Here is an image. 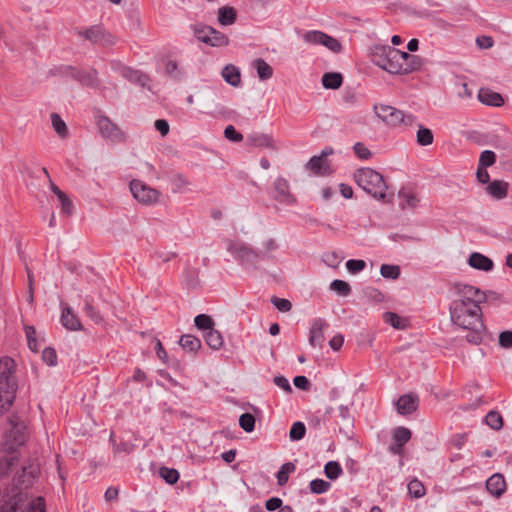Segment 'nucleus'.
<instances>
[{
  "mask_svg": "<svg viewBox=\"0 0 512 512\" xmlns=\"http://www.w3.org/2000/svg\"><path fill=\"white\" fill-rule=\"evenodd\" d=\"M452 289L453 299L449 306L451 321L462 329L470 330L467 341L478 345L485 332L480 304L486 300V294L477 287L463 283H454Z\"/></svg>",
  "mask_w": 512,
  "mask_h": 512,
  "instance_id": "f257e3e1",
  "label": "nucleus"
},
{
  "mask_svg": "<svg viewBox=\"0 0 512 512\" xmlns=\"http://www.w3.org/2000/svg\"><path fill=\"white\" fill-rule=\"evenodd\" d=\"M372 62L391 74H409L419 70L423 59L391 46H375Z\"/></svg>",
  "mask_w": 512,
  "mask_h": 512,
  "instance_id": "f03ea898",
  "label": "nucleus"
},
{
  "mask_svg": "<svg viewBox=\"0 0 512 512\" xmlns=\"http://www.w3.org/2000/svg\"><path fill=\"white\" fill-rule=\"evenodd\" d=\"M15 361L9 357L0 360V415L8 410L14 402L17 382L14 377Z\"/></svg>",
  "mask_w": 512,
  "mask_h": 512,
  "instance_id": "7ed1b4c3",
  "label": "nucleus"
},
{
  "mask_svg": "<svg viewBox=\"0 0 512 512\" xmlns=\"http://www.w3.org/2000/svg\"><path fill=\"white\" fill-rule=\"evenodd\" d=\"M373 112L377 119L391 128L400 126L412 127L417 121V117L415 115L405 113L404 111L387 104H374Z\"/></svg>",
  "mask_w": 512,
  "mask_h": 512,
  "instance_id": "20e7f679",
  "label": "nucleus"
},
{
  "mask_svg": "<svg viewBox=\"0 0 512 512\" xmlns=\"http://www.w3.org/2000/svg\"><path fill=\"white\" fill-rule=\"evenodd\" d=\"M354 180L359 187L374 198L384 200L386 198L387 185L383 176L372 168H361L354 173Z\"/></svg>",
  "mask_w": 512,
  "mask_h": 512,
  "instance_id": "39448f33",
  "label": "nucleus"
},
{
  "mask_svg": "<svg viewBox=\"0 0 512 512\" xmlns=\"http://www.w3.org/2000/svg\"><path fill=\"white\" fill-rule=\"evenodd\" d=\"M9 423L11 428L6 432L3 444L19 448L27 440L25 421L21 417L14 415L9 418Z\"/></svg>",
  "mask_w": 512,
  "mask_h": 512,
  "instance_id": "423d86ee",
  "label": "nucleus"
},
{
  "mask_svg": "<svg viewBox=\"0 0 512 512\" xmlns=\"http://www.w3.org/2000/svg\"><path fill=\"white\" fill-rule=\"evenodd\" d=\"M77 34L96 45L111 46L116 43V37L99 25L78 31Z\"/></svg>",
  "mask_w": 512,
  "mask_h": 512,
  "instance_id": "0eeeda50",
  "label": "nucleus"
},
{
  "mask_svg": "<svg viewBox=\"0 0 512 512\" xmlns=\"http://www.w3.org/2000/svg\"><path fill=\"white\" fill-rule=\"evenodd\" d=\"M97 127L102 137L111 142L121 143L126 140L125 133L106 116L98 117Z\"/></svg>",
  "mask_w": 512,
  "mask_h": 512,
  "instance_id": "6e6552de",
  "label": "nucleus"
},
{
  "mask_svg": "<svg viewBox=\"0 0 512 512\" xmlns=\"http://www.w3.org/2000/svg\"><path fill=\"white\" fill-rule=\"evenodd\" d=\"M303 38L307 43L323 45L334 53H339L342 50V45L336 38L322 31H308L304 34Z\"/></svg>",
  "mask_w": 512,
  "mask_h": 512,
  "instance_id": "1a4fd4ad",
  "label": "nucleus"
},
{
  "mask_svg": "<svg viewBox=\"0 0 512 512\" xmlns=\"http://www.w3.org/2000/svg\"><path fill=\"white\" fill-rule=\"evenodd\" d=\"M130 190L135 199L144 204H152L158 201L159 192L139 180H132Z\"/></svg>",
  "mask_w": 512,
  "mask_h": 512,
  "instance_id": "9d476101",
  "label": "nucleus"
},
{
  "mask_svg": "<svg viewBox=\"0 0 512 512\" xmlns=\"http://www.w3.org/2000/svg\"><path fill=\"white\" fill-rule=\"evenodd\" d=\"M18 448L3 444L0 449V475H7L19 461Z\"/></svg>",
  "mask_w": 512,
  "mask_h": 512,
  "instance_id": "9b49d317",
  "label": "nucleus"
},
{
  "mask_svg": "<svg viewBox=\"0 0 512 512\" xmlns=\"http://www.w3.org/2000/svg\"><path fill=\"white\" fill-rule=\"evenodd\" d=\"M228 249L232 254L244 262L256 263L260 258V254L258 252L242 243H232L229 245Z\"/></svg>",
  "mask_w": 512,
  "mask_h": 512,
  "instance_id": "f8f14e48",
  "label": "nucleus"
},
{
  "mask_svg": "<svg viewBox=\"0 0 512 512\" xmlns=\"http://www.w3.org/2000/svg\"><path fill=\"white\" fill-rule=\"evenodd\" d=\"M274 188L276 201L284 204H294L296 202L295 197L290 192L289 182L285 178L278 177L274 182Z\"/></svg>",
  "mask_w": 512,
  "mask_h": 512,
  "instance_id": "ddd939ff",
  "label": "nucleus"
},
{
  "mask_svg": "<svg viewBox=\"0 0 512 512\" xmlns=\"http://www.w3.org/2000/svg\"><path fill=\"white\" fill-rule=\"evenodd\" d=\"M411 431L406 427H398L393 432L394 443L389 447L393 454H400L403 446L410 440Z\"/></svg>",
  "mask_w": 512,
  "mask_h": 512,
  "instance_id": "4468645a",
  "label": "nucleus"
},
{
  "mask_svg": "<svg viewBox=\"0 0 512 512\" xmlns=\"http://www.w3.org/2000/svg\"><path fill=\"white\" fill-rule=\"evenodd\" d=\"M333 413H335L334 422L337 425H341V424H344L347 426L351 425L352 417L350 415V411L347 406L340 405L336 410L332 407H327L324 412V417L331 418Z\"/></svg>",
  "mask_w": 512,
  "mask_h": 512,
  "instance_id": "2eb2a0df",
  "label": "nucleus"
},
{
  "mask_svg": "<svg viewBox=\"0 0 512 512\" xmlns=\"http://www.w3.org/2000/svg\"><path fill=\"white\" fill-rule=\"evenodd\" d=\"M419 398L417 395L406 394L397 401V411L401 415H409L417 410Z\"/></svg>",
  "mask_w": 512,
  "mask_h": 512,
  "instance_id": "dca6fc26",
  "label": "nucleus"
},
{
  "mask_svg": "<svg viewBox=\"0 0 512 512\" xmlns=\"http://www.w3.org/2000/svg\"><path fill=\"white\" fill-rule=\"evenodd\" d=\"M327 326V323L322 320H316L311 328H310V336H309V344L313 347H322L325 336H324V328Z\"/></svg>",
  "mask_w": 512,
  "mask_h": 512,
  "instance_id": "f3484780",
  "label": "nucleus"
},
{
  "mask_svg": "<svg viewBox=\"0 0 512 512\" xmlns=\"http://www.w3.org/2000/svg\"><path fill=\"white\" fill-rule=\"evenodd\" d=\"M478 99L481 103L494 107H500L504 104L502 95L488 88H481L479 90Z\"/></svg>",
  "mask_w": 512,
  "mask_h": 512,
  "instance_id": "a211bd4d",
  "label": "nucleus"
},
{
  "mask_svg": "<svg viewBox=\"0 0 512 512\" xmlns=\"http://www.w3.org/2000/svg\"><path fill=\"white\" fill-rule=\"evenodd\" d=\"M486 488L491 495L500 497L506 490V482L503 475L499 473L492 475L486 481Z\"/></svg>",
  "mask_w": 512,
  "mask_h": 512,
  "instance_id": "6ab92c4d",
  "label": "nucleus"
},
{
  "mask_svg": "<svg viewBox=\"0 0 512 512\" xmlns=\"http://www.w3.org/2000/svg\"><path fill=\"white\" fill-rule=\"evenodd\" d=\"M71 77L87 87L98 86L96 71H81L71 68Z\"/></svg>",
  "mask_w": 512,
  "mask_h": 512,
  "instance_id": "aec40b11",
  "label": "nucleus"
},
{
  "mask_svg": "<svg viewBox=\"0 0 512 512\" xmlns=\"http://www.w3.org/2000/svg\"><path fill=\"white\" fill-rule=\"evenodd\" d=\"M398 197L400 199L399 205L401 209H414L419 203V198L411 189L402 188L398 192Z\"/></svg>",
  "mask_w": 512,
  "mask_h": 512,
  "instance_id": "412c9836",
  "label": "nucleus"
},
{
  "mask_svg": "<svg viewBox=\"0 0 512 512\" xmlns=\"http://www.w3.org/2000/svg\"><path fill=\"white\" fill-rule=\"evenodd\" d=\"M468 264L475 269L490 271L493 268V262L490 258L481 253L474 252L470 255Z\"/></svg>",
  "mask_w": 512,
  "mask_h": 512,
  "instance_id": "4be33fe9",
  "label": "nucleus"
},
{
  "mask_svg": "<svg viewBox=\"0 0 512 512\" xmlns=\"http://www.w3.org/2000/svg\"><path fill=\"white\" fill-rule=\"evenodd\" d=\"M307 169L316 175H325L328 173L329 165L323 157L313 156L306 164Z\"/></svg>",
  "mask_w": 512,
  "mask_h": 512,
  "instance_id": "5701e85b",
  "label": "nucleus"
},
{
  "mask_svg": "<svg viewBox=\"0 0 512 512\" xmlns=\"http://www.w3.org/2000/svg\"><path fill=\"white\" fill-rule=\"evenodd\" d=\"M61 322L63 326L69 330L77 331L81 329V323L77 316L72 313L69 307L62 310Z\"/></svg>",
  "mask_w": 512,
  "mask_h": 512,
  "instance_id": "b1692460",
  "label": "nucleus"
},
{
  "mask_svg": "<svg viewBox=\"0 0 512 512\" xmlns=\"http://www.w3.org/2000/svg\"><path fill=\"white\" fill-rule=\"evenodd\" d=\"M237 18V12L233 7L223 6L218 10V21L223 26L232 25Z\"/></svg>",
  "mask_w": 512,
  "mask_h": 512,
  "instance_id": "393cba45",
  "label": "nucleus"
},
{
  "mask_svg": "<svg viewBox=\"0 0 512 512\" xmlns=\"http://www.w3.org/2000/svg\"><path fill=\"white\" fill-rule=\"evenodd\" d=\"M488 193L496 199H503L508 193V183L494 180L487 187Z\"/></svg>",
  "mask_w": 512,
  "mask_h": 512,
  "instance_id": "a878e982",
  "label": "nucleus"
},
{
  "mask_svg": "<svg viewBox=\"0 0 512 512\" xmlns=\"http://www.w3.org/2000/svg\"><path fill=\"white\" fill-rule=\"evenodd\" d=\"M222 76L227 83L237 87L241 82V76L239 70L233 65H227L222 70Z\"/></svg>",
  "mask_w": 512,
  "mask_h": 512,
  "instance_id": "bb28decb",
  "label": "nucleus"
},
{
  "mask_svg": "<svg viewBox=\"0 0 512 512\" xmlns=\"http://www.w3.org/2000/svg\"><path fill=\"white\" fill-rule=\"evenodd\" d=\"M248 141L255 147H264L274 149V141L270 135L255 134L248 137Z\"/></svg>",
  "mask_w": 512,
  "mask_h": 512,
  "instance_id": "cd10ccee",
  "label": "nucleus"
},
{
  "mask_svg": "<svg viewBox=\"0 0 512 512\" xmlns=\"http://www.w3.org/2000/svg\"><path fill=\"white\" fill-rule=\"evenodd\" d=\"M343 83V77L340 73L329 72L322 77V84L327 89H338Z\"/></svg>",
  "mask_w": 512,
  "mask_h": 512,
  "instance_id": "c85d7f7f",
  "label": "nucleus"
},
{
  "mask_svg": "<svg viewBox=\"0 0 512 512\" xmlns=\"http://www.w3.org/2000/svg\"><path fill=\"white\" fill-rule=\"evenodd\" d=\"M207 31L210 35L209 38H207L208 45L213 47H222L228 45L229 39L224 33L217 31L214 28H211V30Z\"/></svg>",
  "mask_w": 512,
  "mask_h": 512,
  "instance_id": "c756f323",
  "label": "nucleus"
},
{
  "mask_svg": "<svg viewBox=\"0 0 512 512\" xmlns=\"http://www.w3.org/2000/svg\"><path fill=\"white\" fill-rule=\"evenodd\" d=\"M179 345L189 352H195L201 347V341L193 335H182Z\"/></svg>",
  "mask_w": 512,
  "mask_h": 512,
  "instance_id": "7c9ffc66",
  "label": "nucleus"
},
{
  "mask_svg": "<svg viewBox=\"0 0 512 512\" xmlns=\"http://www.w3.org/2000/svg\"><path fill=\"white\" fill-rule=\"evenodd\" d=\"M51 123L55 130V132L58 134V136L62 139L68 137V128L64 120L60 117L57 113L51 114Z\"/></svg>",
  "mask_w": 512,
  "mask_h": 512,
  "instance_id": "2f4dec72",
  "label": "nucleus"
},
{
  "mask_svg": "<svg viewBox=\"0 0 512 512\" xmlns=\"http://www.w3.org/2000/svg\"><path fill=\"white\" fill-rule=\"evenodd\" d=\"M295 469H296V466L292 462H287V463L283 464L276 475L277 484L279 486H284L288 482L289 474L293 473L295 471Z\"/></svg>",
  "mask_w": 512,
  "mask_h": 512,
  "instance_id": "473e14b6",
  "label": "nucleus"
},
{
  "mask_svg": "<svg viewBox=\"0 0 512 512\" xmlns=\"http://www.w3.org/2000/svg\"><path fill=\"white\" fill-rule=\"evenodd\" d=\"M254 66L257 69L258 77L261 80H267L272 77L273 69L272 67L265 62L263 59L258 58L254 61Z\"/></svg>",
  "mask_w": 512,
  "mask_h": 512,
  "instance_id": "72a5a7b5",
  "label": "nucleus"
},
{
  "mask_svg": "<svg viewBox=\"0 0 512 512\" xmlns=\"http://www.w3.org/2000/svg\"><path fill=\"white\" fill-rule=\"evenodd\" d=\"M416 139H417V143L420 146H428L433 143L434 136H433L432 131L429 128H426L419 124Z\"/></svg>",
  "mask_w": 512,
  "mask_h": 512,
  "instance_id": "f704fd0d",
  "label": "nucleus"
},
{
  "mask_svg": "<svg viewBox=\"0 0 512 512\" xmlns=\"http://www.w3.org/2000/svg\"><path fill=\"white\" fill-rule=\"evenodd\" d=\"M205 341L212 349H219L223 345L221 333L214 328L206 332Z\"/></svg>",
  "mask_w": 512,
  "mask_h": 512,
  "instance_id": "c9c22d12",
  "label": "nucleus"
},
{
  "mask_svg": "<svg viewBox=\"0 0 512 512\" xmlns=\"http://www.w3.org/2000/svg\"><path fill=\"white\" fill-rule=\"evenodd\" d=\"M485 423L493 430H499L503 426V418L498 411H490L484 419Z\"/></svg>",
  "mask_w": 512,
  "mask_h": 512,
  "instance_id": "e433bc0d",
  "label": "nucleus"
},
{
  "mask_svg": "<svg viewBox=\"0 0 512 512\" xmlns=\"http://www.w3.org/2000/svg\"><path fill=\"white\" fill-rule=\"evenodd\" d=\"M342 467L337 461H329L324 467L325 476L330 480L337 479L342 474Z\"/></svg>",
  "mask_w": 512,
  "mask_h": 512,
  "instance_id": "4c0bfd02",
  "label": "nucleus"
},
{
  "mask_svg": "<svg viewBox=\"0 0 512 512\" xmlns=\"http://www.w3.org/2000/svg\"><path fill=\"white\" fill-rule=\"evenodd\" d=\"M21 512H46L45 500L43 497H35Z\"/></svg>",
  "mask_w": 512,
  "mask_h": 512,
  "instance_id": "58836bf2",
  "label": "nucleus"
},
{
  "mask_svg": "<svg viewBox=\"0 0 512 512\" xmlns=\"http://www.w3.org/2000/svg\"><path fill=\"white\" fill-rule=\"evenodd\" d=\"M330 289L340 296H348L351 293L350 285L347 282L339 279L331 282Z\"/></svg>",
  "mask_w": 512,
  "mask_h": 512,
  "instance_id": "ea45409f",
  "label": "nucleus"
},
{
  "mask_svg": "<svg viewBox=\"0 0 512 512\" xmlns=\"http://www.w3.org/2000/svg\"><path fill=\"white\" fill-rule=\"evenodd\" d=\"M408 492L409 494L414 497V498H420L422 496L425 495V487L424 485L422 484V482H420L419 480L417 479H413L411 480L409 483H408Z\"/></svg>",
  "mask_w": 512,
  "mask_h": 512,
  "instance_id": "a19ab883",
  "label": "nucleus"
},
{
  "mask_svg": "<svg viewBox=\"0 0 512 512\" xmlns=\"http://www.w3.org/2000/svg\"><path fill=\"white\" fill-rule=\"evenodd\" d=\"M382 277L388 279H397L400 275V267L398 265L383 264L380 267Z\"/></svg>",
  "mask_w": 512,
  "mask_h": 512,
  "instance_id": "79ce46f5",
  "label": "nucleus"
},
{
  "mask_svg": "<svg viewBox=\"0 0 512 512\" xmlns=\"http://www.w3.org/2000/svg\"><path fill=\"white\" fill-rule=\"evenodd\" d=\"M496 162V154L492 150H484L481 152L479 157V167H490Z\"/></svg>",
  "mask_w": 512,
  "mask_h": 512,
  "instance_id": "37998d69",
  "label": "nucleus"
},
{
  "mask_svg": "<svg viewBox=\"0 0 512 512\" xmlns=\"http://www.w3.org/2000/svg\"><path fill=\"white\" fill-rule=\"evenodd\" d=\"M195 326L201 330H207L213 328L214 322L212 318L206 314H199L194 319Z\"/></svg>",
  "mask_w": 512,
  "mask_h": 512,
  "instance_id": "c03bdc74",
  "label": "nucleus"
},
{
  "mask_svg": "<svg viewBox=\"0 0 512 512\" xmlns=\"http://www.w3.org/2000/svg\"><path fill=\"white\" fill-rule=\"evenodd\" d=\"M306 433V427L302 422H295L289 432V437L292 441L301 440Z\"/></svg>",
  "mask_w": 512,
  "mask_h": 512,
  "instance_id": "a18cd8bd",
  "label": "nucleus"
},
{
  "mask_svg": "<svg viewBox=\"0 0 512 512\" xmlns=\"http://www.w3.org/2000/svg\"><path fill=\"white\" fill-rule=\"evenodd\" d=\"M240 427L246 432H252L255 428V417L250 413H244L239 418Z\"/></svg>",
  "mask_w": 512,
  "mask_h": 512,
  "instance_id": "49530a36",
  "label": "nucleus"
},
{
  "mask_svg": "<svg viewBox=\"0 0 512 512\" xmlns=\"http://www.w3.org/2000/svg\"><path fill=\"white\" fill-rule=\"evenodd\" d=\"M160 476L168 483L175 484L179 479V473L176 469L163 467L160 469Z\"/></svg>",
  "mask_w": 512,
  "mask_h": 512,
  "instance_id": "de8ad7c7",
  "label": "nucleus"
},
{
  "mask_svg": "<svg viewBox=\"0 0 512 512\" xmlns=\"http://www.w3.org/2000/svg\"><path fill=\"white\" fill-rule=\"evenodd\" d=\"M309 486H310L311 492H313L315 494H321V493L326 492L329 489L330 483L326 482L322 479H314L310 482Z\"/></svg>",
  "mask_w": 512,
  "mask_h": 512,
  "instance_id": "09e8293b",
  "label": "nucleus"
},
{
  "mask_svg": "<svg viewBox=\"0 0 512 512\" xmlns=\"http://www.w3.org/2000/svg\"><path fill=\"white\" fill-rule=\"evenodd\" d=\"M383 319L386 323H389L392 327L396 329H401L404 327V325L402 324L401 317L394 312H385L383 314Z\"/></svg>",
  "mask_w": 512,
  "mask_h": 512,
  "instance_id": "8fccbe9b",
  "label": "nucleus"
},
{
  "mask_svg": "<svg viewBox=\"0 0 512 512\" xmlns=\"http://www.w3.org/2000/svg\"><path fill=\"white\" fill-rule=\"evenodd\" d=\"M57 198L60 202L61 213L65 214L67 216H70L73 211L72 201L69 199V197L64 192L61 195H59Z\"/></svg>",
  "mask_w": 512,
  "mask_h": 512,
  "instance_id": "3c124183",
  "label": "nucleus"
},
{
  "mask_svg": "<svg viewBox=\"0 0 512 512\" xmlns=\"http://www.w3.org/2000/svg\"><path fill=\"white\" fill-rule=\"evenodd\" d=\"M84 311L86 313V315L96 324H99L103 321V317L101 316V314L99 313V311H97L91 303L89 302H86L85 303V307H84Z\"/></svg>",
  "mask_w": 512,
  "mask_h": 512,
  "instance_id": "603ef678",
  "label": "nucleus"
},
{
  "mask_svg": "<svg viewBox=\"0 0 512 512\" xmlns=\"http://www.w3.org/2000/svg\"><path fill=\"white\" fill-rule=\"evenodd\" d=\"M271 302L281 312H289L292 309V304L287 299L274 296L272 297Z\"/></svg>",
  "mask_w": 512,
  "mask_h": 512,
  "instance_id": "864d4df0",
  "label": "nucleus"
},
{
  "mask_svg": "<svg viewBox=\"0 0 512 512\" xmlns=\"http://www.w3.org/2000/svg\"><path fill=\"white\" fill-rule=\"evenodd\" d=\"M365 266L366 263L364 260L350 259L346 262V268L352 274H356L362 271L365 268Z\"/></svg>",
  "mask_w": 512,
  "mask_h": 512,
  "instance_id": "5fc2aeb1",
  "label": "nucleus"
},
{
  "mask_svg": "<svg viewBox=\"0 0 512 512\" xmlns=\"http://www.w3.org/2000/svg\"><path fill=\"white\" fill-rule=\"evenodd\" d=\"M224 136L232 142H240L243 140V135L236 131L233 125H228L224 130Z\"/></svg>",
  "mask_w": 512,
  "mask_h": 512,
  "instance_id": "6e6d98bb",
  "label": "nucleus"
},
{
  "mask_svg": "<svg viewBox=\"0 0 512 512\" xmlns=\"http://www.w3.org/2000/svg\"><path fill=\"white\" fill-rule=\"evenodd\" d=\"M353 150L358 158L367 160L371 157V151L361 142H357L353 146Z\"/></svg>",
  "mask_w": 512,
  "mask_h": 512,
  "instance_id": "4d7b16f0",
  "label": "nucleus"
},
{
  "mask_svg": "<svg viewBox=\"0 0 512 512\" xmlns=\"http://www.w3.org/2000/svg\"><path fill=\"white\" fill-rule=\"evenodd\" d=\"M25 332H26V337H27L29 348L32 351H37L38 350V345H37V341H36V338H35L36 331H35L34 327L27 326L25 328Z\"/></svg>",
  "mask_w": 512,
  "mask_h": 512,
  "instance_id": "13d9d810",
  "label": "nucleus"
},
{
  "mask_svg": "<svg viewBox=\"0 0 512 512\" xmlns=\"http://www.w3.org/2000/svg\"><path fill=\"white\" fill-rule=\"evenodd\" d=\"M42 359L45 363H47L50 366H53L56 364L57 361V355L53 348H45L42 352Z\"/></svg>",
  "mask_w": 512,
  "mask_h": 512,
  "instance_id": "bf43d9fd",
  "label": "nucleus"
},
{
  "mask_svg": "<svg viewBox=\"0 0 512 512\" xmlns=\"http://www.w3.org/2000/svg\"><path fill=\"white\" fill-rule=\"evenodd\" d=\"M212 27L210 26H203V27H195L194 28V33H195V36L196 38L203 42V43H206L208 44V39L209 38V32L206 31V30H211Z\"/></svg>",
  "mask_w": 512,
  "mask_h": 512,
  "instance_id": "052dcab7",
  "label": "nucleus"
},
{
  "mask_svg": "<svg viewBox=\"0 0 512 512\" xmlns=\"http://www.w3.org/2000/svg\"><path fill=\"white\" fill-rule=\"evenodd\" d=\"M273 382L275 385H277L278 387H280L281 389H283L285 392L287 393H291L292 392V387L288 381V379L284 376H275L274 379H273Z\"/></svg>",
  "mask_w": 512,
  "mask_h": 512,
  "instance_id": "680f3d73",
  "label": "nucleus"
},
{
  "mask_svg": "<svg viewBox=\"0 0 512 512\" xmlns=\"http://www.w3.org/2000/svg\"><path fill=\"white\" fill-rule=\"evenodd\" d=\"M499 344L503 348L512 347V331H503L499 335Z\"/></svg>",
  "mask_w": 512,
  "mask_h": 512,
  "instance_id": "e2e57ef3",
  "label": "nucleus"
},
{
  "mask_svg": "<svg viewBox=\"0 0 512 512\" xmlns=\"http://www.w3.org/2000/svg\"><path fill=\"white\" fill-rule=\"evenodd\" d=\"M493 44V38L490 36L483 35L476 38V45L480 49H489L493 46Z\"/></svg>",
  "mask_w": 512,
  "mask_h": 512,
  "instance_id": "0e129e2a",
  "label": "nucleus"
},
{
  "mask_svg": "<svg viewBox=\"0 0 512 512\" xmlns=\"http://www.w3.org/2000/svg\"><path fill=\"white\" fill-rule=\"evenodd\" d=\"M294 385L301 390H309L310 389V381L305 376H296L293 380Z\"/></svg>",
  "mask_w": 512,
  "mask_h": 512,
  "instance_id": "69168bd1",
  "label": "nucleus"
},
{
  "mask_svg": "<svg viewBox=\"0 0 512 512\" xmlns=\"http://www.w3.org/2000/svg\"><path fill=\"white\" fill-rule=\"evenodd\" d=\"M282 500L278 497H272L268 499L265 503V507L268 511H275L277 509H280L282 506Z\"/></svg>",
  "mask_w": 512,
  "mask_h": 512,
  "instance_id": "338daca9",
  "label": "nucleus"
},
{
  "mask_svg": "<svg viewBox=\"0 0 512 512\" xmlns=\"http://www.w3.org/2000/svg\"><path fill=\"white\" fill-rule=\"evenodd\" d=\"M173 183L175 185V187L178 189V190H181V189H184L186 188L187 186H189L190 182L188 181V179L182 175V174H177L174 178H173Z\"/></svg>",
  "mask_w": 512,
  "mask_h": 512,
  "instance_id": "774afa93",
  "label": "nucleus"
}]
</instances>
